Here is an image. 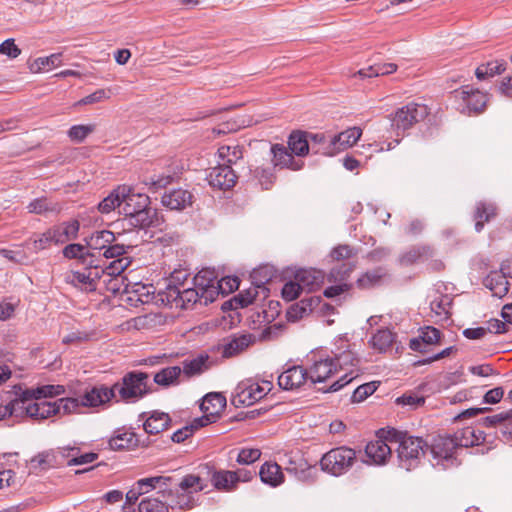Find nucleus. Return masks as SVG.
<instances>
[{
  "mask_svg": "<svg viewBox=\"0 0 512 512\" xmlns=\"http://www.w3.org/2000/svg\"><path fill=\"white\" fill-rule=\"evenodd\" d=\"M387 439L391 444H397L396 452L398 463L401 468L407 471L418 466L421 456L425 454L427 443L420 437H414L407 432L398 431L394 428L387 430Z\"/></svg>",
  "mask_w": 512,
  "mask_h": 512,
  "instance_id": "f257e3e1",
  "label": "nucleus"
},
{
  "mask_svg": "<svg viewBox=\"0 0 512 512\" xmlns=\"http://www.w3.org/2000/svg\"><path fill=\"white\" fill-rule=\"evenodd\" d=\"M339 343L340 345L337 346L336 350L332 351L331 358L337 365V372L344 371L345 373L334 381L326 391H339L359 375L360 360L356 353L350 349L346 340L340 339Z\"/></svg>",
  "mask_w": 512,
  "mask_h": 512,
  "instance_id": "f03ea898",
  "label": "nucleus"
},
{
  "mask_svg": "<svg viewBox=\"0 0 512 512\" xmlns=\"http://www.w3.org/2000/svg\"><path fill=\"white\" fill-rule=\"evenodd\" d=\"M35 403L19 404L18 410H25L27 416L34 419H47L54 415H69L75 411L76 401L72 399L60 398L55 401L42 400Z\"/></svg>",
  "mask_w": 512,
  "mask_h": 512,
  "instance_id": "7ed1b4c3",
  "label": "nucleus"
},
{
  "mask_svg": "<svg viewBox=\"0 0 512 512\" xmlns=\"http://www.w3.org/2000/svg\"><path fill=\"white\" fill-rule=\"evenodd\" d=\"M356 459L354 449L340 446L326 452L320 460V465L323 471L333 476H341L353 467Z\"/></svg>",
  "mask_w": 512,
  "mask_h": 512,
  "instance_id": "20e7f679",
  "label": "nucleus"
},
{
  "mask_svg": "<svg viewBox=\"0 0 512 512\" xmlns=\"http://www.w3.org/2000/svg\"><path fill=\"white\" fill-rule=\"evenodd\" d=\"M428 114L429 110L426 105L410 102L390 114L389 119L396 135L400 136L415 124L423 121Z\"/></svg>",
  "mask_w": 512,
  "mask_h": 512,
  "instance_id": "39448f33",
  "label": "nucleus"
},
{
  "mask_svg": "<svg viewBox=\"0 0 512 512\" xmlns=\"http://www.w3.org/2000/svg\"><path fill=\"white\" fill-rule=\"evenodd\" d=\"M478 426L491 430L492 443L498 439L512 447V408L479 419Z\"/></svg>",
  "mask_w": 512,
  "mask_h": 512,
  "instance_id": "423d86ee",
  "label": "nucleus"
},
{
  "mask_svg": "<svg viewBox=\"0 0 512 512\" xmlns=\"http://www.w3.org/2000/svg\"><path fill=\"white\" fill-rule=\"evenodd\" d=\"M272 388L270 381L258 383L252 379L241 381L235 388L231 398V403L239 408L251 406L261 400Z\"/></svg>",
  "mask_w": 512,
  "mask_h": 512,
  "instance_id": "0eeeda50",
  "label": "nucleus"
},
{
  "mask_svg": "<svg viewBox=\"0 0 512 512\" xmlns=\"http://www.w3.org/2000/svg\"><path fill=\"white\" fill-rule=\"evenodd\" d=\"M432 463L442 469L456 467L460 464L457 453L458 449L450 435H438L433 438L430 446Z\"/></svg>",
  "mask_w": 512,
  "mask_h": 512,
  "instance_id": "6e6552de",
  "label": "nucleus"
},
{
  "mask_svg": "<svg viewBox=\"0 0 512 512\" xmlns=\"http://www.w3.org/2000/svg\"><path fill=\"white\" fill-rule=\"evenodd\" d=\"M147 380V373L132 371L123 377L121 384L115 383L112 388L125 401L138 399L147 393Z\"/></svg>",
  "mask_w": 512,
  "mask_h": 512,
  "instance_id": "1a4fd4ad",
  "label": "nucleus"
},
{
  "mask_svg": "<svg viewBox=\"0 0 512 512\" xmlns=\"http://www.w3.org/2000/svg\"><path fill=\"white\" fill-rule=\"evenodd\" d=\"M172 481V477L169 476H153L137 480L126 493V501L123 509L127 506L134 505L138 499L155 490L159 489L158 494H162Z\"/></svg>",
  "mask_w": 512,
  "mask_h": 512,
  "instance_id": "9d476101",
  "label": "nucleus"
},
{
  "mask_svg": "<svg viewBox=\"0 0 512 512\" xmlns=\"http://www.w3.org/2000/svg\"><path fill=\"white\" fill-rule=\"evenodd\" d=\"M201 291L193 285V287H185L181 290L178 288H168L158 293L159 300L164 305L180 307L187 309L189 305H194L198 301L203 303V298L200 297Z\"/></svg>",
  "mask_w": 512,
  "mask_h": 512,
  "instance_id": "9b49d317",
  "label": "nucleus"
},
{
  "mask_svg": "<svg viewBox=\"0 0 512 512\" xmlns=\"http://www.w3.org/2000/svg\"><path fill=\"white\" fill-rule=\"evenodd\" d=\"M207 487V483L199 476L194 474H188L183 477L179 483L181 493L177 495L176 502L169 504L172 509H193L195 507V500L193 493L204 490Z\"/></svg>",
  "mask_w": 512,
  "mask_h": 512,
  "instance_id": "f8f14e48",
  "label": "nucleus"
},
{
  "mask_svg": "<svg viewBox=\"0 0 512 512\" xmlns=\"http://www.w3.org/2000/svg\"><path fill=\"white\" fill-rule=\"evenodd\" d=\"M285 471L299 481L312 484L317 479L318 469L311 465L300 452H291L286 455Z\"/></svg>",
  "mask_w": 512,
  "mask_h": 512,
  "instance_id": "ddd939ff",
  "label": "nucleus"
},
{
  "mask_svg": "<svg viewBox=\"0 0 512 512\" xmlns=\"http://www.w3.org/2000/svg\"><path fill=\"white\" fill-rule=\"evenodd\" d=\"M103 268L98 265L84 267L83 270L70 271L66 274L67 283L85 292L97 290L98 282L102 278Z\"/></svg>",
  "mask_w": 512,
  "mask_h": 512,
  "instance_id": "4468645a",
  "label": "nucleus"
},
{
  "mask_svg": "<svg viewBox=\"0 0 512 512\" xmlns=\"http://www.w3.org/2000/svg\"><path fill=\"white\" fill-rule=\"evenodd\" d=\"M115 397V388L105 385L94 386L80 397H67L76 401L77 406L73 413H79L82 407H98L109 402Z\"/></svg>",
  "mask_w": 512,
  "mask_h": 512,
  "instance_id": "2eb2a0df",
  "label": "nucleus"
},
{
  "mask_svg": "<svg viewBox=\"0 0 512 512\" xmlns=\"http://www.w3.org/2000/svg\"><path fill=\"white\" fill-rule=\"evenodd\" d=\"M12 392L16 401H21V404L23 405L33 399L41 400L43 398L61 395L65 392V388L62 385L51 384L37 388H24L22 385H15L13 386Z\"/></svg>",
  "mask_w": 512,
  "mask_h": 512,
  "instance_id": "dca6fc26",
  "label": "nucleus"
},
{
  "mask_svg": "<svg viewBox=\"0 0 512 512\" xmlns=\"http://www.w3.org/2000/svg\"><path fill=\"white\" fill-rule=\"evenodd\" d=\"M481 427L466 426L456 431L451 436L457 449L473 447L480 444H492L490 437L491 433L485 432L480 429Z\"/></svg>",
  "mask_w": 512,
  "mask_h": 512,
  "instance_id": "f3484780",
  "label": "nucleus"
},
{
  "mask_svg": "<svg viewBox=\"0 0 512 512\" xmlns=\"http://www.w3.org/2000/svg\"><path fill=\"white\" fill-rule=\"evenodd\" d=\"M217 272L215 269L204 268L200 270L193 278V285L200 291V297L203 298V304L208 305L218 297Z\"/></svg>",
  "mask_w": 512,
  "mask_h": 512,
  "instance_id": "a211bd4d",
  "label": "nucleus"
},
{
  "mask_svg": "<svg viewBox=\"0 0 512 512\" xmlns=\"http://www.w3.org/2000/svg\"><path fill=\"white\" fill-rule=\"evenodd\" d=\"M226 406V398L217 392H211L204 396L200 405L204 415L195 419L198 426H206L216 421Z\"/></svg>",
  "mask_w": 512,
  "mask_h": 512,
  "instance_id": "6ab92c4d",
  "label": "nucleus"
},
{
  "mask_svg": "<svg viewBox=\"0 0 512 512\" xmlns=\"http://www.w3.org/2000/svg\"><path fill=\"white\" fill-rule=\"evenodd\" d=\"M312 364L307 369L308 378L312 383H323L337 373V365L329 355L313 354Z\"/></svg>",
  "mask_w": 512,
  "mask_h": 512,
  "instance_id": "aec40b11",
  "label": "nucleus"
},
{
  "mask_svg": "<svg viewBox=\"0 0 512 512\" xmlns=\"http://www.w3.org/2000/svg\"><path fill=\"white\" fill-rule=\"evenodd\" d=\"M385 436H387V430L381 429L377 433V439L370 441L365 447V453L373 464H384L391 456L390 440Z\"/></svg>",
  "mask_w": 512,
  "mask_h": 512,
  "instance_id": "412c9836",
  "label": "nucleus"
},
{
  "mask_svg": "<svg viewBox=\"0 0 512 512\" xmlns=\"http://www.w3.org/2000/svg\"><path fill=\"white\" fill-rule=\"evenodd\" d=\"M206 179L212 188L229 190L236 184L237 176L229 165L218 164L209 170Z\"/></svg>",
  "mask_w": 512,
  "mask_h": 512,
  "instance_id": "4be33fe9",
  "label": "nucleus"
},
{
  "mask_svg": "<svg viewBox=\"0 0 512 512\" xmlns=\"http://www.w3.org/2000/svg\"><path fill=\"white\" fill-rule=\"evenodd\" d=\"M455 97L460 98L469 112L483 111L487 103V95L470 85L454 91Z\"/></svg>",
  "mask_w": 512,
  "mask_h": 512,
  "instance_id": "5701e85b",
  "label": "nucleus"
},
{
  "mask_svg": "<svg viewBox=\"0 0 512 512\" xmlns=\"http://www.w3.org/2000/svg\"><path fill=\"white\" fill-rule=\"evenodd\" d=\"M308 371L303 366L287 368L278 376V385L283 390H296L308 380Z\"/></svg>",
  "mask_w": 512,
  "mask_h": 512,
  "instance_id": "b1692460",
  "label": "nucleus"
},
{
  "mask_svg": "<svg viewBox=\"0 0 512 512\" xmlns=\"http://www.w3.org/2000/svg\"><path fill=\"white\" fill-rule=\"evenodd\" d=\"M505 264L501 265L500 271L490 272L483 280V285L488 288L493 296L502 298L509 291V281L507 277H512L510 273L505 272Z\"/></svg>",
  "mask_w": 512,
  "mask_h": 512,
  "instance_id": "393cba45",
  "label": "nucleus"
},
{
  "mask_svg": "<svg viewBox=\"0 0 512 512\" xmlns=\"http://www.w3.org/2000/svg\"><path fill=\"white\" fill-rule=\"evenodd\" d=\"M271 153L273 155V164L275 167L289 168L294 171L300 170L303 167V161L295 160L289 148L282 144H274L271 146Z\"/></svg>",
  "mask_w": 512,
  "mask_h": 512,
  "instance_id": "a878e982",
  "label": "nucleus"
},
{
  "mask_svg": "<svg viewBox=\"0 0 512 512\" xmlns=\"http://www.w3.org/2000/svg\"><path fill=\"white\" fill-rule=\"evenodd\" d=\"M193 202V195L188 190L173 189L162 196L163 206L170 210H183L191 206Z\"/></svg>",
  "mask_w": 512,
  "mask_h": 512,
  "instance_id": "bb28decb",
  "label": "nucleus"
},
{
  "mask_svg": "<svg viewBox=\"0 0 512 512\" xmlns=\"http://www.w3.org/2000/svg\"><path fill=\"white\" fill-rule=\"evenodd\" d=\"M311 151L313 154L334 156L337 148L333 135L326 133H310Z\"/></svg>",
  "mask_w": 512,
  "mask_h": 512,
  "instance_id": "cd10ccee",
  "label": "nucleus"
},
{
  "mask_svg": "<svg viewBox=\"0 0 512 512\" xmlns=\"http://www.w3.org/2000/svg\"><path fill=\"white\" fill-rule=\"evenodd\" d=\"M52 245H59L53 227L42 233H34L24 243V246L34 253L49 249Z\"/></svg>",
  "mask_w": 512,
  "mask_h": 512,
  "instance_id": "c85d7f7f",
  "label": "nucleus"
},
{
  "mask_svg": "<svg viewBox=\"0 0 512 512\" xmlns=\"http://www.w3.org/2000/svg\"><path fill=\"white\" fill-rule=\"evenodd\" d=\"M122 204V213L124 215H131L135 211L147 208L150 204V198L146 194L134 193L130 187L126 186Z\"/></svg>",
  "mask_w": 512,
  "mask_h": 512,
  "instance_id": "c756f323",
  "label": "nucleus"
},
{
  "mask_svg": "<svg viewBox=\"0 0 512 512\" xmlns=\"http://www.w3.org/2000/svg\"><path fill=\"white\" fill-rule=\"evenodd\" d=\"M389 274L384 267H376L363 273L356 281V286L362 290L378 287L388 278Z\"/></svg>",
  "mask_w": 512,
  "mask_h": 512,
  "instance_id": "7c9ffc66",
  "label": "nucleus"
},
{
  "mask_svg": "<svg viewBox=\"0 0 512 512\" xmlns=\"http://www.w3.org/2000/svg\"><path fill=\"white\" fill-rule=\"evenodd\" d=\"M259 476L261 481L271 487H278L284 483L285 477L282 468L276 462L267 461L260 467Z\"/></svg>",
  "mask_w": 512,
  "mask_h": 512,
  "instance_id": "2f4dec72",
  "label": "nucleus"
},
{
  "mask_svg": "<svg viewBox=\"0 0 512 512\" xmlns=\"http://www.w3.org/2000/svg\"><path fill=\"white\" fill-rule=\"evenodd\" d=\"M123 221L130 227L145 229L155 225L157 221L156 212L148 206L147 208L135 211L131 215H125Z\"/></svg>",
  "mask_w": 512,
  "mask_h": 512,
  "instance_id": "473e14b6",
  "label": "nucleus"
},
{
  "mask_svg": "<svg viewBox=\"0 0 512 512\" xmlns=\"http://www.w3.org/2000/svg\"><path fill=\"white\" fill-rule=\"evenodd\" d=\"M149 443H140L136 433L132 431H124L122 433H117L109 440V447L112 450H125V449H134L138 446L146 447Z\"/></svg>",
  "mask_w": 512,
  "mask_h": 512,
  "instance_id": "72a5a7b5",
  "label": "nucleus"
},
{
  "mask_svg": "<svg viewBox=\"0 0 512 512\" xmlns=\"http://www.w3.org/2000/svg\"><path fill=\"white\" fill-rule=\"evenodd\" d=\"M209 355L201 353L194 358L185 359L182 362V373L190 378L202 374L210 368Z\"/></svg>",
  "mask_w": 512,
  "mask_h": 512,
  "instance_id": "f704fd0d",
  "label": "nucleus"
},
{
  "mask_svg": "<svg viewBox=\"0 0 512 512\" xmlns=\"http://www.w3.org/2000/svg\"><path fill=\"white\" fill-rule=\"evenodd\" d=\"M323 273L315 269H300L295 274V280L308 292L316 290L323 282Z\"/></svg>",
  "mask_w": 512,
  "mask_h": 512,
  "instance_id": "c9c22d12",
  "label": "nucleus"
},
{
  "mask_svg": "<svg viewBox=\"0 0 512 512\" xmlns=\"http://www.w3.org/2000/svg\"><path fill=\"white\" fill-rule=\"evenodd\" d=\"M434 255V249L429 245H415L403 253L400 257L402 265H412L418 261L427 260Z\"/></svg>",
  "mask_w": 512,
  "mask_h": 512,
  "instance_id": "e433bc0d",
  "label": "nucleus"
},
{
  "mask_svg": "<svg viewBox=\"0 0 512 512\" xmlns=\"http://www.w3.org/2000/svg\"><path fill=\"white\" fill-rule=\"evenodd\" d=\"M320 303L319 297L310 296L293 304L287 311L289 320H298L311 313Z\"/></svg>",
  "mask_w": 512,
  "mask_h": 512,
  "instance_id": "4c0bfd02",
  "label": "nucleus"
},
{
  "mask_svg": "<svg viewBox=\"0 0 512 512\" xmlns=\"http://www.w3.org/2000/svg\"><path fill=\"white\" fill-rule=\"evenodd\" d=\"M170 422L171 419L167 413L154 411L145 419L143 428L147 434L156 435L166 430Z\"/></svg>",
  "mask_w": 512,
  "mask_h": 512,
  "instance_id": "58836bf2",
  "label": "nucleus"
},
{
  "mask_svg": "<svg viewBox=\"0 0 512 512\" xmlns=\"http://www.w3.org/2000/svg\"><path fill=\"white\" fill-rule=\"evenodd\" d=\"M254 339V336L251 334L233 336L226 344H224L222 352L223 356L229 358L243 352L254 342Z\"/></svg>",
  "mask_w": 512,
  "mask_h": 512,
  "instance_id": "ea45409f",
  "label": "nucleus"
},
{
  "mask_svg": "<svg viewBox=\"0 0 512 512\" xmlns=\"http://www.w3.org/2000/svg\"><path fill=\"white\" fill-rule=\"evenodd\" d=\"M288 148L297 156H305L311 150L310 133L292 132L288 139Z\"/></svg>",
  "mask_w": 512,
  "mask_h": 512,
  "instance_id": "a19ab883",
  "label": "nucleus"
},
{
  "mask_svg": "<svg viewBox=\"0 0 512 512\" xmlns=\"http://www.w3.org/2000/svg\"><path fill=\"white\" fill-rule=\"evenodd\" d=\"M497 214V208L492 203L478 202L474 212L475 230L481 232L486 222H489Z\"/></svg>",
  "mask_w": 512,
  "mask_h": 512,
  "instance_id": "79ce46f5",
  "label": "nucleus"
},
{
  "mask_svg": "<svg viewBox=\"0 0 512 512\" xmlns=\"http://www.w3.org/2000/svg\"><path fill=\"white\" fill-rule=\"evenodd\" d=\"M58 244H64L68 241L74 240L78 236L80 223L78 220H70L61 223L60 225L53 226Z\"/></svg>",
  "mask_w": 512,
  "mask_h": 512,
  "instance_id": "37998d69",
  "label": "nucleus"
},
{
  "mask_svg": "<svg viewBox=\"0 0 512 512\" xmlns=\"http://www.w3.org/2000/svg\"><path fill=\"white\" fill-rule=\"evenodd\" d=\"M213 486L224 492H231L237 489L234 473L231 470L214 471L211 476Z\"/></svg>",
  "mask_w": 512,
  "mask_h": 512,
  "instance_id": "c03bdc74",
  "label": "nucleus"
},
{
  "mask_svg": "<svg viewBox=\"0 0 512 512\" xmlns=\"http://www.w3.org/2000/svg\"><path fill=\"white\" fill-rule=\"evenodd\" d=\"M362 135L359 127H350L337 135H333L337 148V154L356 144Z\"/></svg>",
  "mask_w": 512,
  "mask_h": 512,
  "instance_id": "a18cd8bd",
  "label": "nucleus"
},
{
  "mask_svg": "<svg viewBox=\"0 0 512 512\" xmlns=\"http://www.w3.org/2000/svg\"><path fill=\"white\" fill-rule=\"evenodd\" d=\"M86 246L92 250L105 251L108 244L113 243L116 238L113 232L109 230L96 231L86 239Z\"/></svg>",
  "mask_w": 512,
  "mask_h": 512,
  "instance_id": "49530a36",
  "label": "nucleus"
},
{
  "mask_svg": "<svg viewBox=\"0 0 512 512\" xmlns=\"http://www.w3.org/2000/svg\"><path fill=\"white\" fill-rule=\"evenodd\" d=\"M397 70V65L394 63H378L371 65L367 68L358 70L353 74V77L358 76L360 79L378 77L383 75L392 74Z\"/></svg>",
  "mask_w": 512,
  "mask_h": 512,
  "instance_id": "de8ad7c7",
  "label": "nucleus"
},
{
  "mask_svg": "<svg viewBox=\"0 0 512 512\" xmlns=\"http://www.w3.org/2000/svg\"><path fill=\"white\" fill-rule=\"evenodd\" d=\"M182 374V369L179 366H169L161 369L154 375V382L163 387L176 385L179 383V378Z\"/></svg>",
  "mask_w": 512,
  "mask_h": 512,
  "instance_id": "09e8293b",
  "label": "nucleus"
},
{
  "mask_svg": "<svg viewBox=\"0 0 512 512\" xmlns=\"http://www.w3.org/2000/svg\"><path fill=\"white\" fill-rule=\"evenodd\" d=\"M126 186H119L112 191L106 198L98 204V210L101 213L107 214L113 211L116 207H123V197H125Z\"/></svg>",
  "mask_w": 512,
  "mask_h": 512,
  "instance_id": "8fccbe9b",
  "label": "nucleus"
},
{
  "mask_svg": "<svg viewBox=\"0 0 512 512\" xmlns=\"http://www.w3.org/2000/svg\"><path fill=\"white\" fill-rule=\"evenodd\" d=\"M452 306V298L448 294H442L438 291L432 296L430 302L431 311L437 316L447 318L450 314V308Z\"/></svg>",
  "mask_w": 512,
  "mask_h": 512,
  "instance_id": "3c124183",
  "label": "nucleus"
},
{
  "mask_svg": "<svg viewBox=\"0 0 512 512\" xmlns=\"http://www.w3.org/2000/svg\"><path fill=\"white\" fill-rule=\"evenodd\" d=\"M218 156L222 160L221 164H226L231 167L238 160L243 157V148L238 144L221 145L218 148Z\"/></svg>",
  "mask_w": 512,
  "mask_h": 512,
  "instance_id": "603ef678",
  "label": "nucleus"
},
{
  "mask_svg": "<svg viewBox=\"0 0 512 512\" xmlns=\"http://www.w3.org/2000/svg\"><path fill=\"white\" fill-rule=\"evenodd\" d=\"M394 342V334L389 329H380L375 333L370 343L379 352H386Z\"/></svg>",
  "mask_w": 512,
  "mask_h": 512,
  "instance_id": "864d4df0",
  "label": "nucleus"
},
{
  "mask_svg": "<svg viewBox=\"0 0 512 512\" xmlns=\"http://www.w3.org/2000/svg\"><path fill=\"white\" fill-rule=\"evenodd\" d=\"M154 292V287L152 285H145L142 283L130 284V293L133 294V296H130L129 299H135L142 304L149 303L154 299Z\"/></svg>",
  "mask_w": 512,
  "mask_h": 512,
  "instance_id": "5fc2aeb1",
  "label": "nucleus"
},
{
  "mask_svg": "<svg viewBox=\"0 0 512 512\" xmlns=\"http://www.w3.org/2000/svg\"><path fill=\"white\" fill-rule=\"evenodd\" d=\"M274 276L272 267L260 266L254 269L251 273V283L253 286L260 289H266L265 284L270 282Z\"/></svg>",
  "mask_w": 512,
  "mask_h": 512,
  "instance_id": "6e6d98bb",
  "label": "nucleus"
},
{
  "mask_svg": "<svg viewBox=\"0 0 512 512\" xmlns=\"http://www.w3.org/2000/svg\"><path fill=\"white\" fill-rule=\"evenodd\" d=\"M505 70V64L499 61H491L477 67L475 75L479 80L501 74Z\"/></svg>",
  "mask_w": 512,
  "mask_h": 512,
  "instance_id": "4d7b16f0",
  "label": "nucleus"
},
{
  "mask_svg": "<svg viewBox=\"0 0 512 512\" xmlns=\"http://www.w3.org/2000/svg\"><path fill=\"white\" fill-rule=\"evenodd\" d=\"M62 63V54L61 53H53L46 57H39L34 60L31 64L30 69L33 72H39L45 68H53L58 67Z\"/></svg>",
  "mask_w": 512,
  "mask_h": 512,
  "instance_id": "13d9d810",
  "label": "nucleus"
},
{
  "mask_svg": "<svg viewBox=\"0 0 512 512\" xmlns=\"http://www.w3.org/2000/svg\"><path fill=\"white\" fill-rule=\"evenodd\" d=\"M103 282L106 289L113 294H130V283L125 276L107 277Z\"/></svg>",
  "mask_w": 512,
  "mask_h": 512,
  "instance_id": "bf43d9fd",
  "label": "nucleus"
},
{
  "mask_svg": "<svg viewBox=\"0 0 512 512\" xmlns=\"http://www.w3.org/2000/svg\"><path fill=\"white\" fill-rule=\"evenodd\" d=\"M63 256L68 259H79L82 264H86L87 256L94 257L95 254H89L84 245L72 243L64 247Z\"/></svg>",
  "mask_w": 512,
  "mask_h": 512,
  "instance_id": "052dcab7",
  "label": "nucleus"
},
{
  "mask_svg": "<svg viewBox=\"0 0 512 512\" xmlns=\"http://www.w3.org/2000/svg\"><path fill=\"white\" fill-rule=\"evenodd\" d=\"M168 506L159 497H145L138 505V512H164Z\"/></svg>",
  "mask_w": 512,
  "mask_h": 512,
  "instance_id": "680f3d73",
  "label": "nucleus"
},
{
  "mask_svg": "<svg viewBox=\"0 0 512 512\" xmlns=\"http://www.w3.org/2000/svg\"><path fill=\"white\" fill-rule=\"evenodd\" d=\"M95 124L73 125L67 132L71 141L82 143L89 134L95 131Z\"/></svg>",
  "mask_w": 512,
  "mask_h": 512,
  "instance_id": "e2e57ef3",
  "label": "nucleus"
},
{
  "mask_svg": "<svg viewBox=\"0 0 512 512\" xmlns=\"http://www.w3.org/2000/svg\"><path fill=\"white\" fill-rule=\"evenodd\" d=\"M130 265L129 258H118L112 261L105 269H103L102 276L105 277H118L123 276V272Z\"/></svg>",
  "mask_w": 512,
  "mask_h": 512,
  "instance_id": "0e129e2a",
  "label": "nucleus"
},
{
  "mask_svg": "<svg viewBox=\"0 0 512 512\" xmlns=\"http://www.w3.org/2000/svg\"><path fill=\"white\" fill-rule=\"evenodd\" d=\"M27 210L29 213L43 214L45 212H54L58 210V208L55 204L48 202L47 198L41 197L32 200L28 204Z\"/></svg>",
  "mask_w": 512,
  "mask_h": 512,
  "instance_id": "69168bd1",
  "label": "nucleus"
},
{
  "mask_svg": "<svg viewBox=\"0 0 512 512\" xmlns=\"http://www.w3.org/2000/svg\"><path fill=\"white\" fill-rule=\"evenodd\" d=\"M173 180L171 175H154L144 179V184L148 187L151 193H156L158 190L165 188Z\"/></svg>",
  "mask_w": 512,
  "mask_h": 512,
  "instance_id": "338daca9",
  "label": "nucleus"
},
{
  "mask_svg": "<svg viewBox=\"0 0 512 512\" xmlns=\"http://www.w3.org/2000/svg\"><path fill=\"white\" fill-rule=\"evenodd\" d=\"M377 387L378 385L375 381L359 385L354 390L351 396V401L353 403H360L364 401L368 396L372 395L376 391Z\"/></svg>",
  "mask_w": 512,
  "mask_h": 512,
  "instance_id": "774afa93",
  "label": "nucleus"
}]
</instances>
